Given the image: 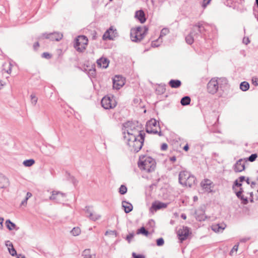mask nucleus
Instances as JSON below:
<instances>
[{"mask_svg": "<svg viewBox=\"0 0 258 258\" xmlns=\"http://www.w3.org/2000/svg\"><path fill=\"white\" fill-rule=\"evenodd\" d=\"M211 0H203L202 3V7L203 8H206L207 6L210 4Z\"/></svg>", "mask_w": 258, "mask_h": 258, "instance_id": "45", "label": "nucleus"}, {"mask_svg": "<svg viewBox=\"0 0 258 258\" xmlns=\"http://www.w3.org/2000/svg\"><path fill=\"white\" fill-rule=\"evenodd\" d=\"M248 240H249L248 238H242V239H240V242H245L246 241H247Z\"/></svg>", "mask_w": 258, "mask_h": 258, "instance_id": "58", "label": "nucleus"}, {"mask_svg": "<svg viewBox=\"0 0 258 258\" xmlns=\"http://www.w3.org/2000/svg\"><path fill=\"white\" fill-rule=\"evenodd\" d=\"M257 157V155L256 154H252L248 158L247 160L250 162H253L255 160Z\"/></svg>", "mask_w": 258, "mask_h": 258, "instance_id": "41", "label": "nucleus"}, {"mask_svg": "<svg viewBox=\"0 0 258 258\" xmlns=\"http://www.w3.org/2000/svg\"><path fill=\"white\" fill-rule=\"evenodd\" d=\"M250 42V41L249 40V38H245L244 37L243 39V43L245 44H248Z\"/></svg>", "mask_w": 258, "mask_h": 258, "instance_id": "55", "label": "nucleus"}, {"mask_svg": "<svg viewBox=\"0 0 258 258\" xmlns=\"http://www.w3.org/2000/svg\"><path fill=\"white\" fill-rule=\"evenodd\" d=\"M101 104L104 108L109 109L115 107L116 102L113 97L105 96L101 100Z\"/></svg>", "mask_w": 258, "mask_h": 258, "instance_id": "8", "label": "nucleus"}, {"mask_svg": "<svg viewBox=\"0 0 258 258\" xmlns=\"http://www.w3.org/2000/svg\"><path fill=\"white\" fill-rule=\"evenodd\" d=\"M66 197V194L59 191H53L50 197V200H53L57 203H61L64 201Z\"/></svg>", "mask_w": 258, "mask_h": 258, "instance_id": "10", "label": "nucleus"}, {"mask_svg": "<svg viewBox=\"0 0 258 258\" xmlns=\"http://www.w3.org/2000/svg\"><path fill=\"white\" fill-rule=\"evenodd\" d=\"M252 83L256 86L258 85V79L257 78H252Z\"/></svg>", "mask_w": 258, "mask_h": 258, "instance_id": "56", "label": "nucleus"}, {"mask_svg": "<svg viewBox=\"0 0 258 258\" xmlns=\"http://www.w3.org/2000/svg\"><path fill=\"white\" fill-rule=\"evenodd\" d=\"M212 182L210 180L206 179L201 182V186L206 191L211 192L212 191L211 185Z\"/></svg>", "mask_w": 258, "mask_h": 258, "instance_id": "17", "label": "nucleus"}, {"mask_svg": "<svg viewBox=\"0 0 258 258\" xmlns=\"http://www.w3.org/2000/svg\"><path fill=\"white\" fill-rule=\"evenodd\" d=\"M228 81L225 78H212L207 84V90L209 93L214 94L219 90L222 89L227 85Z\"/></svg>", "mask_w": 258, "mask_h": 258, "instance_id": "3", "label": "nucleus"}, {"mask_svg": "<svg viewBox=\"0 0 258 258\" xmlns=\"http://www.w3.org/2000/svg\"><path fill=\"white\" fill-rule=\"evenodd\" d=\"M71 233L73 236H78L81 233V229L78 227H74L71 230Z\"/></svg>", "mask_w": 258, "mask_h": 258, "instance_id": "32", "label": "nucleus"}, {"mask_svg": "<svg viewBox=\"0 0 258 258\" xmlns=\"http://www.w3.org/2000/svg\"><path fill=\"white\" fill-rule=\"evenodd\" d=\"M115 233V231H107L106 232H105V235H107V234H114Z\"/></svg>", "mask_w": 258, "mask_h": 258, "instance_id": "59", "label": "nucleus"}, {"mask_svg": "<svg viewBox=\"0 0 258 258\" xmlns=\"http://www.w3.org/2000/svg\"><path fill=\"white\" fill-rule=\"evenodd\" d=\"M5 244L6 246L8 247V249L9 248H12L13 247V243L9 240L6 241Z\"/></svg>", "mask_w": 258, "mask_h": 258, "instance_id": "46", "label": "nucleus"}, {"mask_svg": "<svg viewBox=\"0 0 258 258\" xmlns=\"http://www.w3.org/2000/svg\"><path fill=\"white\" fill-rule=\"evenodd\" d=\"M169 85L171 88H178L181 85V81L178 80H171L169 82Z\"/></svg>", "mask_w": 258, "mask_h": 258, "instance_id": "25", "label": "nucleus"}, {"mask_svg": "<svg viewBox=\"0 0 258 258\" xmlns=\"http://www.w3.org/2000/svg\"><path fill=\"white\" fill-rule=\"evenodd\" d=\"M88 42L87 37L83 35L79 36L75 40L74 46L77 51L81 52L86 49Z\"/></svg>", "mask_w": 258, "mask_h": 258, "instance_id": "6", "label": "nucleus"}, {"mask_svg": "<svg viewBox=\"0 0 258 258\" xmlns=\"http://www.w3.org/2000/svg\"><path fill=\"white\" fill-rule=\"evenodd\" d=\"M195 180V177L193 175H191L190 177L186 179V180H183L181 184L184 186L191 187L193 184H194Z\"/></svg>", "mask_w": 258, "mask_h": 258, "instance_id": "21", "label": "nucleus"}, {"mask_svg": "<svg viewBox=\"0 0 258 258\" xmlns=\"http://www.w3.org/2000/svg\"><path fill=\"white\" fill-rule=\"evenodd\" d=\"M135 17L140 21L141 23H144L146 21L144 12L142 10L137 11Z\"/></svg>", "mask_w": 258, "mask_h": 258, "instance_id": "23", "label": "nucleus"}, {"mask_svg": "<svg viewBox=\"0 0 258 258\" xmlns=\"http://www.w3.org/2000/svg\"><path fill=\"white\" fill-rule=\"evenodd\" d=\"M190 233L189 228L186 226H183L177 231V235L181 242L186 240Z\"/></svg>", "mask_w": 258, "mask_h": 258, "instance_id": "9", "label": "nucleus"}, {"mask_svg": "<svg viewBox=\"0 0 258 258\" xmlns=\"http://www.w3.org/2000/svg\"><path fill=\"white\" fill-rule=\"evenodd\" d=\"M249 88V85L248 82L244 81L240 84V89L243 91H246Z\"/></svg>", "mask_w": 258, "mask_h": 258, "instance_id": "27", "label": "nucleus"}, {"mask_svg": "<svg viewBox=\"0 0 258 258\" xmlns=\"http://www.w3.org/2000/svg\"><path fill=\"white\" fill-rule=\"evenodd\" d=\"M242 192V189L240 188V190L239 191L236 192L235 191L236 195L238 198L240 199L241 200L244 201V204H246L247 203V198H244L243 196L241 195Z\"/></svg>", "mask_w": 258, "mask_h": 258, "instance_id": "30", "label": "nucleus"}, {"mask_svg": "<svg viewBox=\"0 0 258 258\" xmlns=\"http://www.w3.org/2000/svg\"><path fill=\"white\" fill-rule=\"evenodd\" d=\"M132 256L134 258H145V257L142 255H137L135 252L132 253Z\"/></svg>", "mask_w": 258, "mask_h": 258, "instance_id": "47", "label": "nucleus"}, {"mask_svg": "<svg viewBox=\"0 0 258 258\" xmlns=\"http://www.w3.org/2000/svg\"><path fill=\"white\" fill-rule=\"evenodd\" d=\"M134 236V233H130L128 235H127L126 239L127 240V241L130 243L132 239L133 238Z\"/></svg>", "mask_w": 258, "mask_h": 258, "instance_id": "44", "label": "nucleus"}, {"mask_svg": "<svg viewBox=\"0 0 258 258\" xmlns=\"http://www.w3.org/2000/svg\"><path fill=\"white\" fill-rule=\"evenodd\" d=\"M196 218L199 221H204L205 219L206 218V216L203 214H199L198 212H196Z\"/></svg>", "mask_w": 258, "mask_h": 258, "instance_id": "34", "label": "nucleus"}, {"mask_svg": "<svg viewBox=\"0 0 258 258\" xmlns=\"http://www.w3.org/2000/svg\"><path fill=\"white\" fill-rule=\"evenodd\" d=\"M62 37V34L57 32H54L49 34L44 33L40 37V38H46L52 41H59Z\"/></svg>", "mask_w": 258, "mask_h": 258, "instance_id": "11", "label": "nucleus"}, {"mask_svg": "<svg viewBox=\"0 0 258 258\" xmlns=\"http://www.w3.org/2000/svg\"><path fill=\"white\" fill-rule=\"evenodd\" d=\"M8 66H9V69H8L7 70H5V71L8 74H10L11 73V69H12V64H11V63H9Z\"/></svg>", "mask_w": 258, "mask_h": 258, "instance_id": "54", "label": "nucleus"}, {"mask_svg": "<svg viewBox=\"0 0 258 258\" xmlns=\"http://www.w3.org/2000/svg\"><path fill=\"white\" fill-rule=\"evenodd\" d=\"M17 258H25V256L23 255L19 254L17 255Z\"/></svg>", "mask_w": 258, "mask_h": 258, "instance_id": "63", "label": "nucleus"}, {"mask_svg": "<svg viewBox=\"0 0 258 258\" xmlns=\"http://www.w3.org/2000/svg\"><path fill=\"white\" fill-rule=\"evenodd\" d=\"M32 194L31 192H27L25 198L24 199V200H23L21 202V204H20V206L21 207L23 206L24 207H26V206H27V201H28V200L29 198H30L32 197Z\"/></svg>", "mask_w": 258, "mask_h": 258, "instance_id": "26", "label": "nucleus"}, {"mask_svg": "<svg viewBox=\"0 0 258 258\" xmlns=\"http://www.w3.org/2000/svg\"><path fill=\"white\" fill-rule=\"evenodd\" d=\"M167 148H168V146H167V144H166V143L162 144L161 146V149L163 151L166 150L167 149Z\"/></svg>", "mask_w": 258, "mask_h": 258, "instance_id": "51", "label": "nucleus"}, {"mask_svg": "<svg viewBox=\"0 0 258 258\" xmlns=\"http://www.w3.org/2000/svg\"><path fill=\"white\" fill-rule=\"evenodd\" d=\"M238 244L235 245L233 247L232 249L231 250V251L229 253L230 255L232 256L234 254V253H236L237 250H238Z\"/></svg>", "mask_w": 258, "mask_h": 258, "instance_id": "40", "label": "nucleus"}, {"mask_svg": "<svg viewBox=\"0 0 258 258\" xmlns=\"http://www.w3.org/2000/svg\"><path fill=\"white\" fill-rule=\"evenodd\" d=\"M245 169V165L242 159L238 160L234 165L233 169L236 172H240Z\"/></svg>", "mask_w": 258, "mask_h": 258, "instance_id": "15", "label": "nucleus"}, {"mask_svg": "<svg viewBox=\"0 0 258 258\" xmlns=\"http://www.w3.org/2000/svg\"><path fill=\"white\" fill-rule=\"evenodd\" d=\"M86 213L88 214V217L93 221H96L101 217L100 215L93 213L89 208L87 209Z\"/></svg>", "mask_w": 258, "mask_h": 258, "instance_id": "22", "label": "nucleus"}, {"mask_svg": "<svg viewBox=\"0 0 258 258\" xmlns=\"http://www.w3.org/2000/svg\"><path fill=\"white\" fill-rule=\"evenodd\" d=\"M196 32L193 33V36H194V38L198 37V36L199 35V34L201 33V32H199L198 31V27H196Z\"/></svg>", "mask_w": 258, "mask_h": 258, "instance_id": "52", "label": "nucleus"}, {"mask_svg": "<svg viewBox=\"0 0 258 258\" xmlns=\"http://www.w3.org/2000/svg\"><path fill=\"white\" fill-rule=\"evenodd\" d=\"M196 27H198V31L199 32H202V29H204L203 22H199L197 24L194 25L189 33L186 37L185 41L188 44H191L194 42L195 38L193 36V33L196 32Z\"/></svg>", "mask_w": 258, "mask_h": 258, "instance_id": "7", "label": "nucleus"}, {"mask_svg": "<svg viewBox=\"0 0 258 258\" xmlns=\"http://www.w3.org/2000/svg\"><path fill=\"white\" fill-rule=\"evenodd\" d=\"M4 221V219L2 217H0V230L3 229V228Z\"/></svg>", "mask_w": 258, "mask_h": 258, "instance_id": "53", "label": "nucleus"}, {"mask_svg": "<svg viewBox=\"0 0 258 258\" xmlns=\"http://www.w3.org/2000/svg\"><path fill=\"white\" fill-rule=\"evenodd\" d=\"M191 175L187 171H181L179 174V182L181 184L183 180L186 179L190 177Z\"/></svg>", "mask_w": 258, "mask_h": 258, "instance_id": "19", "label": "nucleus"}, {"mask_svg": "<svg viewBox=\"0 0 258 258\" xmlns=\"http://www.w3.org/2000/svg\"><path fill=\"white\" fill-rule=\"evenodd\" d=\"M190 102V98L188 96H185L183 97L180 101L181 104L183 106L189 104Z\"/></svg>", "mask_w": 258, "mask_h": 258, "instance_id": "29", "label": "nucleus"}, {"mask_svg": "<svg viewBox=\"0 0 258 258\" xmlns=\"http://www.w3.org/2000/svg\"><path fill=\"white\" fill-rule=\"evenodd\" d=\"M109 60L104 57H101L97 61V65L102 68H106L109 64Z\"/></svg>", "mask_w": 258, "mask_h": 258, "instance_id": "18", "label": "nucleus"}, {"mask_svg": "<svg viewBox=\"0 0 258 258\" xmlns=\"http://www.w3.org/2000/svg\"><path fill=\"white\" fill-rule=\"evenodd\" d=\"M89 75L91 76H94L95 75V69H90L88 72Z\"/></svg>", "mask_w": 258, "mask_h": 258, "instance_id": "49", "label": "nucleus"}, {"mask_svg": "<svg viewBox=\"0 0 258 258\" xmlns=\"http://www.w3.org/2000/svg\"><path fill=\"white\" fill-rule=\"evenodd\" d=\"M34 163L35 161L32 159L24 160L23 162V165L26 167H30Z\"/></svg>", "mask_w": 258, "mask_h": 258, "instance_id": "31", "label": "nucleus"}, {"mask_svg": "<svg viewBox=\"0 0 258 258\" xmlns=\"http://www.w3.org/2000/svg\"><path fill=\"white\" fill-rule=\"evenodd\" d=\"M169 33V30L167 28H163L160 33V35L158 39H157V41H159L160 39L162 40V37L165 36Z\"/></svg>", "mask_w": 258, "mask_h": 258, "instance_id": "33", "label": "nucleus"}, {"mask_svg": "<svg viewBox=\"0 0 258 258\" xmlns=\"http://www.w3.org/2000/svg\"><path fill=\"white\" fill-rule=\"evenodd\" d=\"M39 43L38 42H36L35 43H34V48L35 49H36L37 47H38L39 46Z\"/></svg>", "mask_w": 258, "mask_h": 258, "instance_id": "61", "label": "nucleus"}, {"mask_svg": "<svg viewBox=\"0 0 258 258\" xmlns=\"http://www.w3.org/2000/svg\"><path fill=\"white\" fill-rule=\"evenodd\" d=\"M183 149H184L185 151H187L188 150V145H187V144H186V145L184 147Z\"/></svg>", "mask_w": 258, "mask_h": 258, "instance_id": "62", "label": "nucleus"}, {"mask_svg": "<svg viewBox=\"0 0 258 258\" xmlns=\"http://www.w3.org/2000/svg\"><path fill=\"white\" fill-rule=\"evenodd\" d=\"M138 166L142 170L150 173L154 171L156 166L155 160L150 156H143L140 157Z\"/></svg>", "mask_w": 258, "mask_h": 258, "instance_id": "2", "label": "nucleus"}, {"mask_svg": "<svg viewBox=\"0 0 258 258\" xmlns=\"http://www.w3.org/2000/svg\"><path fill=\"white\" fill-rule=\"evenodd\" d=\"M6 224L7 228L10 230L15 229L16 227L15 224L12 222L10 220H7L6 221Z\"/></svg>", "mask_w": 258, "mask_h": 258, "instance_id": "28", "label": "nucleus"}, {"mask_svg": "<svg viewBox=\"0 0 258 258\" xmlns=\"http://www.w3.org/2000/svg\"><path fill=\"white\" fill-rule=\"evenodd\" d=\"M122 205L126 213H128L133 210V207L132 205L127 202L123 201Z\"/></svg>", "mask_w": 258, "mask_h": 258, "instance_id": "24", "label": "nucleus"}, {"mask_svg": "<svg viewBox=\"0 0 258 258\" xmlns=\"http://www.w3.org/2000/svg\"><path fill=\"white\" fill-rule=\"evenodd\" d=\"M146 132L148 133L158 134L159 136L163 135L160 127L155 119H151L146 124Z\"/></svg>", "mask_w": 258, "mask_h": 258, "instance_id": "5", "label": "nucleus"}, {"mask_svg": "<svg viewBox=\"0 0 258 258\" xmlns=\"http://www.w3.org/2000/svg\"><path fill=\"white\" fill-rule=\"evenodd\" d=\"M9 253L12 256H15L17 255V251L14 248V246L12 248H9L8 249Z\"/></svg>", "mask_w": 258, "mask_h": 258, "instance_id": "42", "label": "nucleus"}, {"mask_svg": "<svg viewBox=\"0 0 258 258\" xmlns=\"http://www.w3.org/2000/svg\"><path fill=\"white\" fill-rule=\"evenodd\" d=\"M170 161H171L172 162H174L176 161V158L175 156H173V157H171L170 158Z\"/></svg>", "mask_w": 258, "mask_h": 258, "instance_id": "60", "label": "nucleus"}, {"mask_svg": "<svg viewBox=\"0 0 258 258\" xmlns=\"http://www.w3.org/2000/svg\"><path fill=\"white\" fill-rule=\"evenodd\" d=\"M124 83V79L120 76H115L113 79V87L116 90L119 89Z\"/></svg>", "mask_w": 258, "mask_h": 258, "instance_id": "12", "label": "nucleus"}, {"mask_svg": "<svg viewBox=\"0 0 258 258\" xmlns=\"http://www.w3.org/2000/svg\"><path fill=\"white\" fill-rule=\"evenodd\" d=\"M31 102L33 105H35L37 102L38 98L35 94H32L30 95Z\"/></svg>", "mask_w": 258, "mask_h": 258, "instance_id": "36", "label": "nucleus"}, {"mask_svg": "<svg viewBox=\"0 0 258 258\" xmlns=\"http://www.w3.org/2000/svg\"><path fill=\"white\" fill-rule=\"evenodd\" d=\"M181 217L183 219H186V216L184 215H181Z\"/></svg>", "mask_w": 258, "mask_h": 258, "instance_id": "64", "label": "nucleus"}, {"mask_svg": "<svg viewBox=\"0 0 258 258\" xmlns=\"http://www.w3.org/2000/svg\"><path fill=\"white\" fill-rule=\"evenodd\" d=\"M9 184V179L2 174H0V188H6Z\"/></svg>", "mask_w": 258, "mask_h": 258, "instance_id": "20", "label": "nucleus"}, {"mask_svg": "<svg viewBox=\"0 0 258 258\" xmlns=\"http://www.w3.org/2000/svg\"><path fill=\"white\" fill-rule=\"evenodd\" d=\"M123 129V140L131 151L138 152L142 148L145 134L141 133L140 128L135 123L128 122Z\"/></svg>", "mask_w": 258, "mask_h": 258, "instance_id": "1", "label": "nucleus"}, {"mask_svg": "<svg viewBox=\"0 0 258 258\" xmlns=\"http://www.w3.org/2000/svg\"><path fill=\"white\" fill-rule=\"evenodd\" d=\"M148 231L147 230H146V229L144 227H142L140 229H138L137 231V234H143L146 236L148 235Z\"/></svg>", "mask_w": 258, "mask_h": 258, "instance_id": "35", "label": "nucleus"}, {"mask_svg": "<svg viewBox=\"0 0 258 258\" xmlns=\"http://www.w3.org/2000/svg\"><path fill=\"white\" fill-rule=\"evenodd\" d=\"M164 241L162 238H160L157 240V245L158 246H162L164 244Z\"/></svg>", "mask_w": 258, "mask_h": 258, "instance_id": "43", "label": "nucleus"}, {"mask_svg": "<svg viewBox=\"0 0 258 258\" xmlns=\"http://www.w3.org/2000/svg\"><path fill=\"white\" fill-rule=\"evenodd\" d=\"M226 227V224L222 223L212 225L211 228L215 232H222L225 229Z\"/></svg>", "mask_w": 258, "mask_h": 258, "instance_id": "16", "label": "nucleus"}, {"mask_svg": "<svg viewBox=\"0 0 258 258\" xmlns=\"http://www.w3.org/2000/svg\"><path fill=\"white\" fill-rule=\"evenodd\" d=\"M167 204L162 203L159 201H156L152 203V206L150 208L151 212L156 211L161 209H165L167 207Z\"/></svg>", "mask_w": 258, "mask_h": 258, "instance_id": "14", "label": "nucleus"}, {"mask_svg": "<svg viewBox=\"0 0 258 258\" xmlns=\"http://www.w3.org/2000/svg\"><path fill=\"white\" fill-rule=\"evenodd\" d=\"M241 185H242L241 183L240 182H238L237 180H235L234 182V186H233V190H235V188L234 186H237V187H240L241 186Z\"/></svg>", "mask_w": 258, "mask_h": 258, "instance_id": "48", "label": "nucleus"}, {"mask_svg": "<svg viewBox=\"0 0 258 258\" xmlns=\"http://www.w3.org/2000/svg\"><path fill=\"white\" fill-rule=\"evenodd\" d=\"M162 42V40L161 39L159 41H157V40H156L152 42L151 46L153 47H157L160 46Z\"/></svg>", "mask_w": 258, "mask_h": 258, "instance_id": "39", "label": "nucleus"}, {"mask_svg": "<svg viewBox=\"0 0 258 258\" xmlns=\"http://www.w3.org/2000/svg\"><path fill=\"white\" fill-rule=\"evenodd\" d=\"M116 30H114L112 27L107 30L103 34L102 38L104 40H113L115 37Z\"/></svg>", "mask_w": 258, "mask_h": 258, "instance_id": "13", "label": "nucleus"}, {"mask_svg": "<svg viewBox=\"0 0 258 258\" xmlns=\"http://www.w3.org/2000/svg\"><path fill=\"white\" fill-rule=\"evenodd\" d=\"M90 249H85L83 252V256L84 258H92L91 255L90 254Z\"/></svg>", "mask_w": 258, "mask_h": 258, "instance_id": "37", "label": "nucleus"}, {"mask_svg": "<svg viewBox=\"0 0 258 258\" xmlns=\"http://www.w3.org/2000/svg\"><path fill=\"white\" fill-rule=\"evenodd\" d=\"M42 56L43 57L45 58H50V55L48 52H44L42 53Z\"/></svg>", "mask_w": 258, "mask_h": 258, "instance_id": "50", "label": "nucleus"}, {"mask_svg": "<svg viewBox=\"0 0 258 258\" xmlns=\"http://www.w3.org/2000/svg\"><path fill=\"white\" fill-rule=\"evenodd\" d=\"M148 29L146 27H138L131 30V38L133 41L138 42L142 40L147 33Z\"/></svg>", "mask_w": 258, "mask_h": 258, "instance_id": "4", "label": "nucleus"}, {"mask_svg": "<svg viewBox=\"0 0 258 258\" xmlns=\"http://www.w3.org/2000/svg\"><path fill=\"white\" fill-rule=\"evenodd\" d=\"M239 182H241L245 180V177L243 176H240L239 178Z\"/></svg>", "mask_w": 258, "mask_h": 258, "instance_id": "57", "label": "nucleus"}, {"mask_svg": "<svg viewBox=\"0 0 258 258\" xmlns=\"http://www.w3.org/2000/svg\"><path fill=\"white\" fill-rule=\"evenodd\" d=\"M127 191V188L124 185H121L119 187V192L121 195L125 194Z\"/></svg>", "mask_w": 258, "mask_h": 258, "instance_id": "38", "label": "nucleus"}]
</instances>
